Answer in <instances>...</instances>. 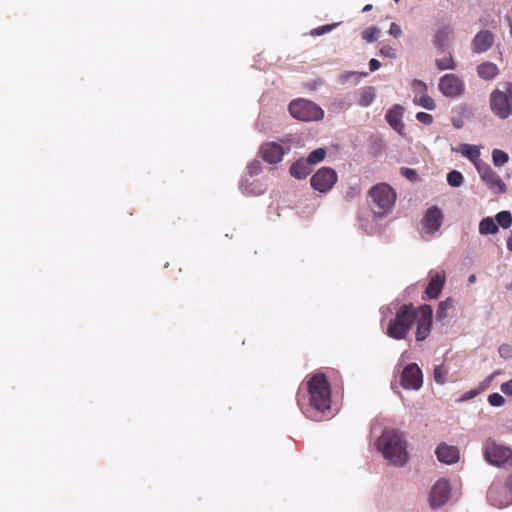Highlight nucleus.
Segmentation results:
<instances>
[{
    "label": "nucleus",
    "instance_id": "680f3d73",
    "mask_svg": "<svg viewBox=\"0 0 512 512\" xmlns=\"http://www.w3.org/2000/svg\"><path fill=\"white\" fill-rule=\"evenodd\" d=\"M499 373H500V371H495V372H494V373L489 377V379L491 380L495 374H499Z\"/></svg>",
    "mask_w": 512,
    "mask_h": 512
},
{
    "label": "nucleus",
    "instance_id": "dca6fc26",
    "mask_svg": "<svg viewBox=\"0 0 512 512\" xmlns=\"http://www.w3.org/2000/svg\"><path fill=\"white\" fill-rule=\"evenodd\" d=\"M494 43V35L488 30H481L471 41V49L474 53L488 51Z\"/></svg>",
    "mask_w": 512,
    "mask_h": 512
},
{
    "label": "nucleus",
    "instance_id": "cd10ccee",
    "mask_svg": "<svg viewBox=\"0 0 512 512\" xmlns=\"http://www.w3.org/2000/svg\"><path fill=\"white\" fill-rule=\"evenodd\" d=\"M413 101L416 105L421 106L427 110H434L436 108L434 100L427 93L414 96Z\"/></svg>",
    "mask_w": 512,
    "mask_h": 512
},
{
    "label": "nucleus",
    "instance_id": "aec40b11",
    "mask_svg": "<svg viewBox=\"0 0 512 512\" xmlns=\"http://www.w3.org/2000/svg\"><path fill=\"white\" fill-rule=\"evenodd\" d=\"M453 151L460 152L464 157L469 159L475 166L478 167V164H483L484 161L480 159V147L477 145L471 144H461L458 149L452 148Z\"/></svg>",
    "mask_w": 512,
    "mask_h": 512
},
{
    "label": "nucleus",
    "instance_id": "603ef678",
    "mask_svg": "<svg viewBox=\"0 0 512 512\" xmlns=\"http://www.w3.org/2000/svg\"><path fill=\"white\" fill-rule=\"evenodd\" d=\"M477 392L475 390H470L468 392H466L463 396H462V399L461 400H468V399H471L473 398L474 396H476Z\"/></svg>",
    "mask_w": 512,
    "mask_h": 512
},
{
    "label": "nucleus",
    "instance_id": "6e6d98bb",
    "mask_svg": "<svg viewBox=\"0 0 512 512\" xmlns=\"http://www.w3.org/2000/svg\"><path fill=\"white\" fill-rule=\"evenodd\" d=\"M378 429V424L374 423L371 427V433L375 434Z\"/></svg>",
    "mask_w": 512,
    "mask_h": 512
},
{
    "label": "nucleus",
    "instance_id": "37998d69",
    "mask_svg": "<svg viewBox=\"0 0 512 512\" xmlns=\"http://www.w3.org/2000/svg\"><path fill=\"white\" fill-rule=\"evenodd\" d=\"M251 176L258 175L261 172V163L259 161H252L247 166Z\"/></svg>",
    "mask_w": 512,
    "mask_h": 512
},
{
    "label": "nucleus",
    "instance_id": "6ab92c4d",
    "mask_svg": "<svg viewBox=\"0 0 512 512\" xmlns=\"http://www.w3.org/2000/svg\"><path fill=\"white\" fill-rule=\"evenodd\" d=\"M386 121L388 124L399 134H402L404 130V124L402 122L403 118V108L400 105H394L391 107L386 113Z\"/></svg>",
    "mask_w": 512,
    "mask_h": 512
},
{
    "label": "nucleus",
    "instance_id": "c756f323",
    "mask_svg": "<svg viewBox=\"0 0 512 512\" xmlns=\"http://www.w3.org/2000/svg\"><path fill=\"white\" fill-rule=\"evenodd\" d=\"M435 64L439 70H454L456 68V63L451 54H448L443 58L436 59Z\"/></svg>",
    "mask_w": 512,
    "mask_h": 512
},
{
    "label": "nucleus",
    "instance_id": "5701e85b",
    "mask_svg": "<svg viewBox=\"0 0 512 512\" xmlns=\"http://www.w3.org/2000/svg\"><path fill=\"white\" fill-rule=\"evenodd\" d=\"M453 36V28L450 26H442L435 33L433 44L436 48L444 50Z\"/></svg>",
    "mask_w": 512,
    "mask_h": 512
},
{
    "label": "nucleus",
    "instance_id": "a19ab883",
    "mask_svg": "<svg viewBox=\"0 0 512 512\" xmlns=\"http://www.w3.org/2000/svg\"><path fill=\"white\" fill-rule=\"evenodd\" d=\"M416 119L425 125H430L433 122V116L426 112H418L416 114Z\"/></svg>",
    "mask_w": 512,
    "mask_h": 512
},
{
    "label": "nucleus",
    "instance_id": "a18cd8bd",
    "mask_svg": "<svg viewBox=\"0 0 512 512\" xmlns=\"http://www.w3.org/2000/svg\"><path fill=\"white\" fill-rule=\"evenodd\" d=\"M380 53L381 55H383L384 57H388V58H396V51L394 48H392L391 46H383L381 49H380Z\"/></svg>",
    "mask_w": 512,
    "mask_h": 512
},
{
    "label": "nucleus",
    "instance_id": "9d476101",
    "mask_svg": "<svg viewBox=\"0 0 512 512\" xmlns=\"http://www.w3.org/2000/svg\"><path fill=\"white\" fill-rule=\"evenodd\" d=\"M481 180L488 186V188L495 194L505 193L507 190L506 184L502 181L500 176L490 167L489 164L484 162L478 164L476 168Z\"/></svg>",
    "mask_w": 512,
    "mask_h": 512
},
{
    "label": "nucleus",
    "instance_id": "7c9ffc66",
    "mask_svg": "<svg viewBox=\"0 0 512 512\" xmlns=\"http://www.w3.org/2000/svg\"><path fill=\"white\" fill-rule=\"evenodd\" d=\"M492 160L493 164L496 167H502L504 164H506L509 160L508 154L500 149H494L492 151Z\"/></svg>",
    "mask_w": 512,
    "mask_h": 512
},
{
    "label": "nucleus",
    "instance_id": "79ce46f5",
    "mask_svg": "<svg viewBox=\"0 0 512 512\" xmlns=\"http://www.w3.org/2000/svg\"><path fill=\"white\" fill-rule=\"evenodd\" d=\"M337 24H328L312 30L311 34L314 36H320L327 32H330Z\"/></svg>",
    "mask_w": 512,
    "mask_h": 512
},
{
    "label": "nucleus",
    "instance_id": "a211bd4d",
    "mask_svg": "<svg viewBox=\"0 0 512 512\" xmlns=\"http://www.w3.org/2000/svg\"><path fill=\"white\" fill-rule=\"evenodd\" d=\"M437 459L445 464H453L459 459V450L455 446L440 444L436 448Z\"/></svg>",
    "mask_w": 512,
    "mask_h": 512
},
{
    "label": "nucleus",
    "instance_id": "bb28decb",
    "mask_svg": "<svg viewBox=\"0 0 512 512\" xmlns=\"http://www.w3.org/2000/svg\"><path fill=\"white\" fill-rule=\"evenodd\" d=\"M452 305H453L452 298H447L446 300L441 301L437 307L436 319L438 321L445 320L448 316V310L452 307Z\"/></svg>",
    "mask_w": 512,
    "mask_h": 512
},
{
    "label": "nucleus",
    "instance_id": "412c9836",
    "mask_svg": "<svg viewBox=\"0 0 512 512\" xmlns=\"http://www.w3.org/2000/svg\"><path fill=\"white\" fill-rule=\"evenodd\" d=\"M445 282L444 274L436 273L434 275L431 274L429 284L426 288V294L429 298L434 299L437 298L440 294L443 285Z\"/></svg>",
    "mask_w": 512,
    "mask_h": 512
},
{
    "label": "nucleus",
    "instance_id": "6e6552de",
    "mask_svg": "<svg viewBox=\"0 0 512 512\" xmlns=\"http://www.w3.org/2000/svg\"><path fill=\"white\" fill-rule=\"evenodd\" d=\"M444 220L442 210L437 206L428 208L420 223V234L423 238L430 239L440 230Z\"/></svg>",
    "mask_w": 512,
    "mask_h": 512
},
{
    "label": "nucleus",
    "instance_id": "f03ea898",
    "mask_svg": "<svg viewBox=\"0 0 512 512\" xmlns=\"http://www.w3.org/2000/svg\"><path fill=\"white\" fill-rule=\"evenodd\" d=\"M376 447L385 460L394 466H403L408 459L404 435L395 429H385L376 441Z\"/></svg>",
    "mask_w": 512,
    "mask_h": 512
},
{
    "label": "nucleus",
    "instance_id": "423d86ee",
    "mask_svg": "<svg viewBox=\"0 0 512 512\" xmlns=\"http://www.w3.org/2000/svg\"><path fill=\"white\" fill-rule=\"evenodd\" d=\"M289 112L292 117L301 121H318L324 117L323 109L316 103L306 100H294L289 105Z\"/></svg>",
    "mask_w": 512,
    "mask_h": 512
},
{
    "label": "nucleus",
    "instance_id": "9b49d317",
    "mask_svg": "<svg viewBox=\"0 0 512 512\" xmlns=\"http://www.w3.org/2000/svg\"><path fill=\"white\" fill-rule=\"evenodd\" d=\"M438 89L446 97L457 98L464 93L465 83L455 74H445L439 79Z\"/></svg>",
    "mask_w": 512,
    "mask_h": 512
},
{
    "label": "nucleus",
    "instance_id": "f257e3e1",
    "mask_svg": "<svg viewBox=\"0 0 512 512\" xmlns=\"http://www.w3.org/2000/svg\"><path fill=\"white\" fill-rule=\"evenodd\" d=\"M309 405L304 408L302 398L298 394V405L307 418L314 421H321L324 414L330 409L331 391L324 374H315L308 381Z\"/></svg>",
    "mask_w": 512,
    "mask_h": 512
},
{
    "label": "nucleus",
    "instance_id": "20e7f679",
    "mask_svg": "<svg viewBox=\"0 0 512 512\" xmlns=\"http://www.w3.org/2000/svg\"><path fill=\"white\" fill-rule=\"evenodd\" d=\"M369 199L373 216L379 218L392 210L396 201V193L391 186L381 183L369 190Z\"/></svg>",
    "mask_w": 512,
    "mask_h": 512
},
{
    "label": "nucleus",
    "instance_id": "39448f33",
    "mask_svg": "<svg viewBox=\"0 0 512 512\" xmlns=\"http://www.w3.org/2000/svg\"><path fill=\"white\" fill-rule=\"evenodd\" d=\"M490 106L492 112L501 119L512 116V83H505L502 88L491 93Z\"/></svg>",
    "mask_w": 512,
    "mask_h": 512
},
{
    "label": "nucleus",
    "instance_id": "7ed1b4c3",
    "mask_svg": "<svg viewBox=\"0 0 512 512\" xmlns=\"http://www.w3.org/2000/svg\"><path fill=\"white\" fill-rule=\"evenodd\" d=\"M417 319V311L412 304L401 305L395 316L388 321L386 334L395 340L405 339Z\"/></svg>",
    "mask_w": 512,
    "mask_h": 512
},
{
    "label": "nucleus",
    "instance_id": "4468645a",
    "mask_svg": "<svg viewBox=\"0 0 512 512\" xmlns=\"http://www.w3.org/2000/svg\"><path fill=\"white\" fill-rule=\"evenodd\" d=\"M450 485L446 479H439L431 488L429 503L431 508L443 506L450 496Z\"/></svg>",
    "mask_w": 512,
    "mask_h": 512
},
{
    "label": "nucleus",
    "instance_id": "4be33fe9",
    "mask_svg": "<svg viewBox=\"0 0 512 512\" xmlns=\"http://www.w3.org/2000/svg\"><path fill=\"white\" fill-rule=\"evenodd\" d=\"M312 172V166L309 162L301 158L294 162L290 167V174L296 179H304Z\"/></svg>",
    "mask_w": 512,
    "mask_h": 512
},
{
    "label": "nucleus",
    "instance_id": "49530a36",
    "mask_svg": "<svg viewBox=\"0 0 512 512\" xmlns=\"http://www.w3.org/2000/svg\"><path fill=\"white\" fill-rule=\"evenodd\" d=\"M389 34L392 35L393 37L397 38L402 34V29L398 24L391 23L390 28H389Z\"/></svg>",
    "mask_w": 512,
    "mask_h": 512
},
{
    "label": "nucleus",
    "instance_id": "c03bdc74",
    "mask_svg": "<svg viewBox=\"0 0 512 512\" xmlns=\"http://www.w3.org/2000/svg\"><path fill=\"white\" fill-rule=\"evenodd\" d=\"M247 181L242 180L240 182V189L243 194L245 195H258L261 193L260 190H255L254 188H250L248 185H246Z\"/></svg>",
    "mask_w": 512,
    "mask_h": 512
},
{
    "label": "nucleus",
    "instance_id": "8fccbe9b",
    "mask_svg": "<svg viewBox=\"0 0 512 512\" xmlns=\"http://www.w3.org/2000/svg\"><path fill=\"white\" fill-rule=\"evenodd\" d=\"M380 313L382 315V318H381V323L383 324L384 323V320L393 313V308L388 306V307H382L380 309Z\"/></svg>",
    "mask_w": 512,
    "mask_h": 512
},
{
    "label": "nucleus",
    "instance_id": "ea45409f",
    "mask_svg": "<svg viewBox=\"0 0 512 512\" xmlns=\"http://www.w3.org/2000/svg\"><path fill=\"white\" fill-rule=\"evenodd\" d=\"M400 173L402 176H404L405 178H407L410 181H415L418 178L417 172L411 168L402 167L400 169Z\"/></svg>",
    "mask_w": 512,
    "mask_h": 512
},
{
    "label": "nucleus",
    "instance_id": "13d9d810",
    "mask_svg": "<svg viewBox=\"0 0 512 512\" xmlns=\"http://www.w3.org/2000/svg\"><path fill=\"white\" fill-rule=\"evenodd\" d=\"M468 281H469L470 283L475 282V281H476V276H475V275H471V276H469Z\"/></svg>",
    "mask_w": 512,
    "mask_h": 512
},
{
    "label": "nucleus",
    "instance_id": "0e129e2a",
    "mask_svg": "<svg viewBox=\"0 0 512 512\" xmlns=\"http://www.w3.org/2000/svg\"><path fill=\"white\" fill-rule=\"evenodd\" d=\"M395 2H399L400 0H394Z\"/></svg>",
    "mask_w": 512,
    "mask_h": 512
},
{
    "label": "nucleus",
    "instance_id": "e2e57ef3",
    "mask_svg": "<svg viewBox=\"0 0 512 512\" xmlns=\"http://www.w3.org/2000/svg\"><path fill=\"white\" fill-rule=\"evenodd\" d=\"M405 353L402 354L401 360L404 361Z\"/></svg>",
    "mask_w": 512,
    "mask_h": 512
},
{
    "label": "nucleus",
    "instance_id": "ddd939ff",
    "mask_svg": "<svg viewBox=\"0 0 512 512\" xmlns=\"http://www.w3.org/2000/svg\"><path fill=\"white\" fill-rule=\"evenodd\" d=\"M337 181V173L335 170L329 167L320 168L312 177H311V186L321 192H328Z\"/></svg>",
    "mask_w": 512,
    "mask_h": 512
},
{
    "label": "nucleus",
    "instance_id": "f704fd0d",
    "mask_svg": "<svg viewBox=\"0 0 512 512\" xmlns=\"http://www.w3.org/2000/svg\"><path fill=\"white\" fill-rule=\"evenodd\" d=\"M379 34L380 30L377 27H369L362 32V38L368 43H372L378 39Z\"/></svg>",
    "mask_w": 512,
    "mask_h": 512
},
{
    "label": "nucleus",
    "instance_id": "5fc2aeb1",
    "mask_svg": "<svg viewBox=\"0 0 512 512\" xmlns=\"http://www.w3.org/2000/svg\"><path fill=\"white\" fill-rule=\"evenodd\" d=\"M321 83H322L321 81H313V82L308 83V87L311 89H316L317 86L320 85Z\"/></svg>",
    "mask_w": 512,
    "mask_h": 512
},
{
    "label": "nucleus",
    "instance_id": "b1692460",
    "mask_svg": "<svg viewBox=\"0 0 512 512\" xmlns=\"http://www.w3.org/2000/svg\"><path fill=\"white\" fill-rule=\"evenodd\" d=\"M499 72V69L495 63L484 62L477 66V74L481 79L491 80Z\"/></svg>",
    "mask_w": 512,
    "mask_h": 512
},
{
    "label": "nucleus",
    "instance_id": "2eb2a0df",
    "mask_svg": "<svg viewBox=\"0 0 512 512\" xmlns=\"http://www.w3.org/2000/svg\"><path fill=\"white\" fill-rule=\"evenodd\" d=\"M431 314L432 310L430 306L424 305L417 312V319L415 323H417V331H416V340L423 341L430 334L431 330Z\"/></svg>",
    "mask_w": 512,
    "mask_h": 512
},
{
    "label": "nucleus",
    "instance_id": "c9c22d12",
    "mask_svg": "<svg viewBox=\"0 0 512 512\" xmlns=\"http://www.w3.org/2000/svg\"><path fill=\"white\" fill-rule=\"evenodd\" d=\"M358 76H367V72L358 73L356 71H345L339 75V82L341 84H346L351 78H355V82L358 83Z\"/></svg>",
    "mask_w": 512,
    "mask_h": 512
},
{
    "label": "nucleus",
    "instance_id": "473e14b6",
    "mask_svg": "<svg viewBox=\"0 0 512 512\" xmlns=\"http://www.w3.org/2000/svg\"><path fill=\"white\" fill-rule=\"evenodd\" d=\"M448 369L444 365H436L433 370V377L436 383L443 385L446 383Z\"/></svg>",
    "mask_w": 512,
    "mask_h": 512
},
{
    "label": "nucleus",
    "instance_id": "864d4df0",
    "mask_svg": "<svg viewBox=\"0 0 512 512\" xmlns=\"http://www.w3.org/2000/svg\"><path fill=\"white\" fill-rule=\"evenodd\" d=\"M334 104H336L339 108H344V107L348 106V104H346L344 99L335 100Z\"/></svg>",
    "mask_w": 512,
    "mask_h": 512
},
{
    "label": "nucleus",
    "instance_id": "bf43d9fd",
    "mask_svg": "<svg viewBox=\"0 0 512 512\" xmlns=\"http://www.w3.org/2000/svg\"><path fill=\"white\" fill-rule=\"evenodd\" d=\"M361 227H362V228H363V229H364L368 234H372V233H374V230H373V229L368 230V229L364 228V226H363V225H361Z\"/></svg>",
    "mask_w": 512,
    "mask_h": 512
},
{
    "label": "nucleus",
    "instance_id": "e433bc0d",
    "mask_svg": "<svg viewBox=\"0 0 512 512\" xmlns=\"http://www.w3.org/2000/svg\"><path fill=\"white\" fill-rule=\"evenodd\" d=\"M412 91L415 94V96H419L422 94H425L427 91V85L421 80L415 79L413 80L412 84Z\"/></svg>",
    "mask_w": 512,
    "mask_h": 512
},
{
    "label": "nucleus",
    "instance_id": "1a4fd4ad",
    "mask_svg": "<svg viewBox=\"0 0 512 512\" xmlns=\"http://www.w3.org/2000/svg\"><path fill=\"white\" fill-rule=\"evenodd\" d=\"M485 459L495 466L512 467V451L510 448L488 441L485 448Z\"/></svg>",
    "mask_w": 512,
    "mask_h": 512
},
{
    "label": "nucleus",
    "instance_id": "2f4dec72",
    "mask_svg": "<svg viewBox=\"0 0 512 512\" xmlns=\"http://www.w3.org/2000/svg\"><path fill=\"white\" fill-rule=\"evenodd\" d=\"M447 182L451 187H460L464 183V177L461 172L452 170L447 174Z\"/></svg>",
    "mask_w": 512,
    "mask_h": 512
},
{
    "label": "nucleus",
    "instance_id": "09e8293b",
    "mask_svg": "<svg viewBox=\"0 0 512 512\" xmlns=\"http://www.w3.org/2000/svg\"><path fill=\"white\" fill-rule=\"evenodd\" d=\"M270 124L267 122L264 121V118H259L258 121H257V128L259 129V131L261 132H266L270 129Z\"/></svg>",
    "mask_w": 512,
    "mask_h": 512
},
{
    "label": "nucleus",
    "instance_id": "052dcab7",
    "mask_svg": "<svg viewBox=\"0 0 512 512\" xmlns=\"http://www.w3.org/2000/svg\"><path fill=\"white\" fill-rule=\"evenodd\" d=\"M454 126H455L456 128H460V127H461V124H460L459 122H454Z\"/></svg>",
    "mask_w": 512,
    "mask_h": 512
},
{
    "label": "nucleus",
    "instance_id": "de8ad7c7",
    "mask_svg": "<svg viewBox=\"0 0 512 512\" xmlns=\"http://www.w3.org/2000/svg\"><path fill=\"white\" fill-rule=\"evenodd\" d=\"M500 389L504 394L512 396V379L502 383Z\"/></svg>",
    "mask_w": 512,
    "mask_h": 512
},
{
    "label": "nucleus",
    "instance_id": "72a5a7b5",
    "mask_svg": "<svg viewBox=\"0 0 512 512\" xmlns=\"http://www.w3.org/2000/svg\"><path fill=\"white\" fill-rule=\"evenodd\" d=\"M326 155V151L323 148H317L314 151H312L306 160L309 162L311 166L318 164L321 162Z\"/></svg>",
    "mask_w": 512,
    "mask_h": 512
},
{
    "label": "nucleus",
    "instance_id": "4c0bfd02",
    "mask_svg": "<svg viewBox=\"0 0 512 512\" xmlns=\"http://www.w3.org/2000/svg\"><path fill=\"white\" fill-rule=\"evenodd\" d=\"M498 353L504 360L512 359V345L504 343L498 348Z\"/></svg>",
    "mask_w": 512,
    "mask_h": 512
},
{
    "label": "nucleus",
    "instance_id": "f8f14e48",
    "mask_svg": "<svg viewBox=\"0 0 512 512\" xmlns=\"http://www.w3.org/2000/svg\"><path fill=\"white\" fill-rule=\"evenodd\" d=\"M400 384L406 390H419L423 385V374L416 363L406 365L400 375Z\"/></svg>",
    "mask_w": 512,
    "mask_h": 512
},
{
    "label": "nucleus",
    "instance_id": "c85d7f7f",
    "mask_svg": "<svg viewBox=\"0 0 512 512\" xmlns=\"http://www.w3.org/2000/svg\"><path fill=\"white\" fill-rule=\"evenodd\" d=\"M495 222L498 227L501 226L502 228L507 229L512 225V215L509 211H501L496 214Z\"/></svg>",
    "mask_w": 512,
    "mask_h": 512
},
{
    "label": "nucleus",
    "instance_id": "3c124183",
    "mask_svg": "<svg viewBox=\"0 0 512 512\" xmlns=\"http://www.w3.org/2000/svg\"><path fill=\"white\" fill-rule=\"evenodd\" d=\"M381 64L377 59H371L369 61V69L371 72H374L380 68Z\"/></svg>",
    "mask_w": 512,
    "mask_h": 512
},
{
    "label": "nucleus",
    "instance_id": "f3484780",
    "mask_svg": "<svg viewBox=\"0 0 512 512\" xmlns=\"http://www.w3.org/2000/svg\"><path fill=\"white\" fill-rule=\"evenodd\" d=\"M260 153L266 162L276 164L282 160L285 152L280 144L270 142L262 145Z\"/></svg>",
    "mask_w": 512,
    "mask_h": 512
},
{
    "label": "nucleus",
    "instance_id": "393cba45",
    "mask_svg": "<svg viewBox=\"0 0 512 512\" xmlns=\"http://www.w3.org/2000/svg\"><path fill=\"white\" fill-rule=\"evenodd\" d=\"M358 105L361 107L370 106L376 97L375 88L373 86H365L358 91Z\"/></svg>",
    "mask_w": 512,
    "mask_h": 512
},
{
    "label": "nucleus",
    "instance_id": "4d7b16f0",
    "mask_svg": "<svg viewBox=\"0 0 512 512\" xmlns=\"http://www.w3.org/2000/svg\"><path fill=\"white\" fill-rule=\"evenodd\" d=\"M372 9V5L371 4H367L364 6V8L362 9L363 12H367V11H370Z\"/></svg>",
    "mask_w": 512,
    "mask_h": 512
},
{
    "label": "nucleus",
    "instance_id": "a878e982",
    "mask_svg": "<svg viewBox=\"0 0 512 512\" xmlns=\"http://www.w3.org/2000/svg\"><path fill=\"white\" fill-rule=\"evenodd\" d=\"M498 229V225L492 217H485L479 223V233L481 235L495 234Z\"/></svg>",
    "mask_w": 512,
    "mask_h": 512
},
{
    "label": "nucleus",
    "instance_id": "58836bf2",
    "mask_svg": "<svg viewBox=\"0 0 512 512\" xmlns=\"http://www.w3.org/2000/svg\"><path fill=\"white\" fill-rule=\"evenodd\" d=\"M488 402L493 407H500L505 403V399L499 393H492L488 396Z\"/></svg>",
    "mask_w": 512,
    "mask_h": 512
},
{
    "label": "nucleus",
    "instance_id": "0eeeda50",
    "mask_svg": "<svg viewBox=\"0 0 512 512\" xmlns=\"http://www.w3.org/2000/svg\"><path fill=\"white\" fill-rule=\"evenodd\" d=\"M488 501L497 508L507 507L512 504V474H510L504 485L494 482L487 494Z\"/></svg>",
    "mask_w": 512,
    "mask_h": 512
}]
</instances>
